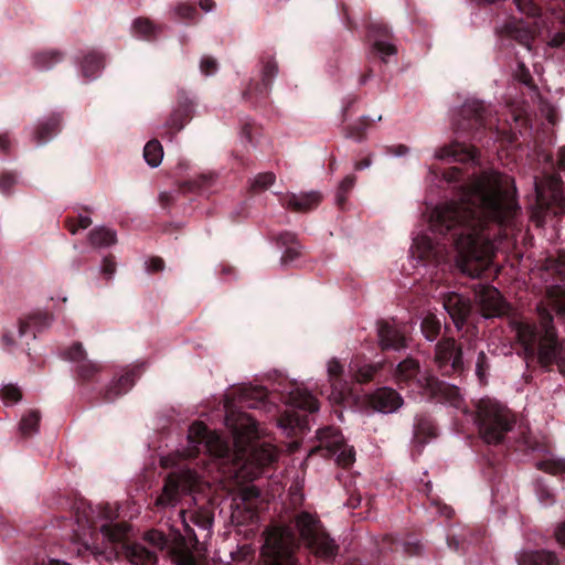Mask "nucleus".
<instances>
[{"instance_id":"obj_57","label":"nucleus","mask_w":565,"mask_h":565,"mask_svg":"<svg viewBox=\"0 0 565 565\" xmlns=\"http://www.w3.org/2000/svg\"><path fill=\"white\" fill-rule=\"evenodd\" d=\"M199 4L201 9L205 12H210L215 6L213 0H200Z\"/></svg>"},{"instance_id":"obj_12","label":"nucleus","mask_w":565,"mask_h":565,"mask_svg":"<svg viewBox=\"0 0 565 565\" xmlns=\"http://www.w3.org/2000/svg\"><path fill=\"white\" fill-rule=\"evenodd\" d=\"M436 363L445 375L462 369L461 350L452 339L440 341L436 347Z\"/></svg>"},{"instance_id":"obj_38","label":"nucleus","mask_w":565,"mask_h":565,"mask_svg":"<svg viewBox=\"0 0 565 565\" xmlns=\"http://www.w3.org/2000/svg\"><path fill=\"white\" fill-rule=\"evenodd\" d=\"M132 29L136 35L150 38L154 34L156 26L148 19H137L132 24Z\"/></svg>"},{"instance_id":"obj_22","label":"nucleus","mask_w":565,"mask_h":565,"mask_svg":"<svg viewBox=\"0 0 565 565\" xmlns=\"http://www.w3.org/2000/svg\"><path fill=\"white\" fill-rule=\"evenodd\" d=\"M67 359L78 364L77 369L83 377L90 376L98 370L95 362L86 359V352L81 343L74 344L67 352Z\"/></svg>"},{"instance_id":"obj_26","label":"nucleus","mask_w":565,"mask_h":565,"mask_svg":"<svg viewBox=\"0 0 565 565\" xmlns=\"http://www.w3.org/2000/svg\"><path fill=\"white\" fill-rule=\"evenodd\" d=\"M259 491L253 484L244 486L239 492L233 498V504L237 510L244 507L247 511L254 509V501L258 498Z\"/></svg>"},{"instance_id":"obj_29","label":"nucleus","mask_w":565,"mask_h":565,"mask_svg":"<svg viewBox=\"0 0 565 565\" xmlns=\"http://www.w3.org/2000/svg\"><path fill=\"white\" fill-rule=\"evenodd\" d=\"M143 158L150 167H159L163 158L161 143L158 140H150L147 142L143 148Z\"/></svg>"},{"instance_id":"obj_52","label":"nucleus","mask_w":565,"mask_h":565,"mask_svg":"<svg viewBox=\"0 0 565 565\" xmlns=\"http://www.w3.org/2000/svg\"><path fill=\"white\" fill-rule=\"evenodd\" d=\"M374 373H375L374 366H370V365L364 366L361 370H359L358 380L359 381H367L373 376Z\"/></svg>"},{"instance_id":"obj_3","label":"nucleus","mask_w":565,"mask_h":565,"mask_svg":"<svg viewBox=\"0 0 565 565\" xmlns=\"http://www.w3.org/2000/svg\"><path fill=\"white\" fill-rule=\"evenodd\" d=\"M541 330L530 323L513 319L510 321L511 330L527 354L533 355L537 347V359L541 365L548 366L554 361L559 372L565 375V347L558 345L552 316L545 305L537 307Z\"/></svg>"},{"instance_id":"obj_45","label":"nucleus","mask_w":565,"mask_h":565,"mask_svg":"<svg viewBox=\"0 0 565 565\" xmlns=\"http://www.w3.org/2000/svg\"><path fill=\"white\" fill-rule=\"evenodd\" d=\"M200 70L206 76L214 74L217 70L216 61L209 56L203 57L201 60Z\"/></svg>"},{"instance_id":"obj_14","label":"nucleus","mask_w":565,"mask_h":565,"mask_svg":"<svg viewBox=\"0 0 565 565\" xmlns=\"http://www.w3.org/2000/svg\"><path fill=\"white\" fill-rule=\"evenodd\" d=\"M371 406L380 413L391 414L397 411L403 405L401 395L390 387H382L376 390L370 395Z\"/></svg>"},{"instance_id":"obj_8","label":"nucleus","mask_w":565,"mask_h":565,"mask_svg":"<svg viewBox=\"0 0 565 565\" xmlns=\"http://www.w3.org/2000/svg\"><path fill=\"white\" fill-rule=\"evenodd\" d=\"M145 543H136L125 546V557L134 565H156L157 551L168 547V540L158 530L147 532Z\"/></svg>"},{"instance_id":"obj_9","label":"nucleus","mask_w":565,"mask_h":565,"mask_svg":"<svg viewBox=\"0 0 565 565\" xmlns=\"http://www.w3.org/2000/svg\"><path fill=\"white\" fill-rule=\"evenodd\" d=\"M288 405L290 409L286 411L285 416L278 420V426L287 434L294 428H305L307 426L305 418L294 414L295 409L313 413L319 408L316 397L306 388L300 387H297L290 393Z\"/></svg>"},{"instance_id":"obj_2","label":"nucleus","mask_w":565,"mask_h":565,"mask_svg":"<svg viewBox=\"0 0 565 565\" xmlns=\"http://www.w3.org/2000/svg\"><path fill=\"white\" fill-rule=\"evenodd\" d=\"M225 424L233 434V451L228 443L222 439L218 434L207 430L203 423H194L189 428L188 440L190 447L184 456H194L202 447L214 457H232L234 477L238 482L256 479L260 475L262 468L277 459V449L267 441L256 443L265 435V431L246 413L227 409Z\"/></svg>"},{"instance_id":"obj_60","label":"nucleus","mask_w":565,"mask_h":565,"mask_svg":"<svg viewBox=\"0 0 565 565\" xmlns=\"http://www.w3.org/2000/svg\"><path fill=\"white\" fill-rule=\"evenodd\" d=\"M558 166L565 171V146L559 150Z\"/></svg>"},{"instance_id":"obj_53","label":"nucleus","mask_w":565,"mask_h":565,"mask_svg":"<svg viewBox=\"0 0 565 565\" xmlns=\"http://www.w3.org/2000/svg\"><path fill=\"white\" fill-rule=\"evenodd\" d=\"M555 539L558 544L565 547V522L555 529Z\"/></svg>"},{"instance_id":"obj_18","label":"nucleus","mask_w":565,"mask_h":565,"mask_svg":"<svg viewBox=\"0 0 565 565\" xmlns=\"http://www.w3.org/2000/svg\"><path fill=\"white\" fill-rule=\"evenodd\" d=\"M547 29V45L559 47L565 43V13L553 11L545 18Z\"/></svg>"},{"instance_id":"obj_50","label":"nucleus","mask_w":565,"mask_h":565,"mask_svg":"<svg viewBox=\"0 0 565 565\" xmlns=\"http://www.w3.org/2000/svg\"><path fill=\"white\" fill-rule=\"evenodd\" d=\"M116 270V265L113 259L104 258L100 265V271L107 277L111 278Z\"/></svg>"},{"instance_id":"obj_1","label":"nucleus","mask_w":565,"mask_h":565,"mask_svg":"<svg viewBox=\"0 0 565 565\" xmlns=\"http://www.w3.org/2000/svg\"><path fill=\"white\" fill-rule=\"evenodd\" d=\"M520 214L513 180L495 171L471 179L458 200L437 205L430 214V231L451 233L457 262L471 276L494 254L492 226L512 227Z\"/></svg>"},{"instance_id":"obj_46","label":"nucleus","mask_w":565,"mask_h":565,"mask_svg":"<svg viewBox=\"0 0 565 565\" xmlns=\"http://www.w3.org/2000/svg\"><path fill=\"white\" fill-rule=\"evenodd\" d=\"M488 369L486 354L481 351L478 355L476 363V373L480 381H483L486 377V371Z\"/></svg>"},{"instance_id":"obj_7","label":"nucleus","mask_w":565,"mask_h":565,"mask_svg":"<svg viewBox=\"0 0 565 565\" xmlns=\"http://www.w3.org/2000/svg\"><path fill=\"white\" fill-rule=\"evenodd\" d=\"M298 540L290 526H277L270 530L265 542V553L275 565H296L294 553Z\"/></svg>"},{"instance_id":"obj_28","label":"nucleus","mask_w":565,"mask_h":565,"mask_svg":"<svg viewBox=\"0 0 565 565\" xmlns=\"http://www.w3.org/2000/svg\"><path fill=\"white\" fill-rule=\"evenodd\" d=\"M102 67V57L95 53L86 55L82 63V71L87 79H94L99 76Z\"/></svg>"},{"instance_id":"obj_6","label":"nucleus","mask_w":565,"mask_h":565,"mask_svg":"<svg viewBox=\"0 0 565 565\" xmlns=\"http://www.w3.org/2000/svg\"><path fill=\"white\" fill-rule=\"evenodd\" d=\"M201 477L196 472L190 469L171 472L166 480L161 494L156 500V504L161 508L174 507L182 495L192 491H201Z\"/></svg>"},{"instance_id":"obj_34","label":"nucleus","mask_w":565,"mask_h":565,"mask_svg":"<svg viewBox=\"0 0 565 565\" xmlns=\"http://www.w3.org/2000/svg\"><path fill=\"white\" fill-rule=\"evenodd\" d=\"M29 328V321H20L17 328L6 332L2 337V342L4 347L10 349L13 344H15L18 338H22L28 333Z\"/></svg>"},{"instance_id":"obj_58","label":"nucleus","mask_w":565,"mask_h":565,"mask_svg":"<svg viewBox=\"0 0 565 565\" xmlns=\"http://www.w3.org/2000/svg\"><path fill=\"white\" fill-rule=\"evenodd\" d=\"M459 170L457 168H451V170L445 177L448 182H452L458 180Z\"/></svg>"},{"instance_id":"obj_21","label":"nucleus","mask_w":565,"mask_h":565,"mask_svg":"<svg viewBox=\"0 0 565 565\" xmlns=\"http://www.w3.org/2000/svg\"><path fill=\"white\" fill-rule=\"evenodd\" d=\"M411 253L414 258L418 259H428L431 257L439 260L441 258L438 244H434L431 238L426 234L418 235L414 238Z\"/></svg>"},{"instance_id":"obj_11","label":"nucleus","mask_w":565,"mask_h":565,"mask_svg":"<svg viewBox=\"0 0 565 565\" xmlns=\"http://www.w3.org/2000/svg\"><path fill=\"white\" fill-rule=\"evenodd\" d=\"M537 202L541 205H546L548 211L558 215L565 212V199L561 190V179L558 177H551L547 180L546 186L535 183Z\"/></svg>"},{"instance_id":"obj_4","label":"nucleus","mask_w":565,"mask_h":565,"mask_svg":"<svg viewBox=\"0 0 565 565\" xmlns=\"http://www.w3.org/2000/svg\"><path fill=\"white\" fill-rule=\"evenodd\" d=\"M511 412L501 403L491 398H483L478 404L477 423L479 434L487 444L502 441L504 435L514 425Z\"/></svg>"},{"instance_id":"obj_49","label":"nucleus","mask_w":565,"mask_h":565,"mask_svg":"<svg viewBox=\"0 0 565 565\" xmlns=\"http://www.w3.org/2000/svg\"><path fill=\"white\" fill-rule=\"evenodd\" d=\"M175 13L182 19H191L195 13V9L192 6L183 3L175 8Z\"/></svg>"},{"instance_id":"obj_63","label":"nucleus","mask_w":565,"mask_h":565,"mask_svg":"<svg viewBox=\"0 0 565 565\" xmlns=\"http://www.w3.org/2000/svg\"><path fill=\"white\" fill-rule=\"evenodd\" d=\"M179 516H180V519L182 520V523H183V526H184V531H185L186 533H190V532H191V529H190V525H189V524L186 523V521H185V511H184V510H181V511L179 512Z\"/></svg>"},{"instance_id":"obj_37","label":"nucleus","mask_w":565,"mask_h":565,"mask_svg":"<svg viewBox=\"0 0 565 565\" xmlns=\"http://www.w3.org/2000/svg\"><path fill=\"white\" fill-rule=\"evenodd\" d=\"M40 422V415L35 411H31L22 417L20 423V429L24 435H31L38 430Z\"/></svg>"},{"instance_id":"obj_30","label":"nucleus","mask_w":565,"mask_h":565,"mask_svg":"<svg viewBox=\"0 0 565 565\" xmlns=\"http://www.w3.org/2000/svg\"><path fill=\"white\" fill-rule=\"evenodd\" d=\"M547 306L565 317V286H555L548 290Z\"/></svg>"},{"instance_id":"obj_17","label":"nucleus","mask_w":565,"mask_h":565,"mask_svg":"<svg viewBox=\"0 0 565 565\" xmlns=\"http://www.w3.org/2000/svg\"><path fill=\"white\" fill-rule=\"evenodd\" d=\"M443 307L449 313L456 327L460 329L470 312L469 301L461 295L452 292L445 298Z\"/></svg>"},{"instance_id":"obj_25","label":"nucleus","mask_w":565,"mask_h":565,"mask_svg":"<svg viewBox=\"0 0 565 565\" xmlns=\"http://www.w3.org/2000/svg\"><path fill=\"white\" fill-rule=\"evenodd\" d=\"M88 239L92 246L103 248L114 245L117 241V236L115 231L98 226L89 233Z\"/></svg>"},{"instance_id":"obj_42","label":"nucleus","mask_w":565,"mask_h":565,"mask_svg":"<svg viewBox=\"0 0 565 565\" xmlns=\"http://www.w3.org/2000/svg\"><path fill=\"white\" fill-rule=\"evenodd\" d=\"M275 180H276V177L271 172L259 173L254 178V180L252 182V186L258 188V189H266V188L273 185Z\"/></svg>"},{"instance_id":"obj_44","label":"nucleus","mask_w":565,"mask_h":565,"mask_svg":"<svg viewBox=\"0 0 565 565\" xmlns=\"http://www.w3.org/2000/svg\"><path fill=\"white\" fill-rule=\"evenodd\" d=\"M2 397L7 403H15L21 398V392L17 386L6 385L2 388Z\"/></svg>"},{"instance_id":"obj_10","label":"nucleus","mask_w":565,"mask_h":565,"mask_svg":"<svg viewBox=\"0 0 565 565\" xmlns=\"http://www.w3.org/2000/svg\"><path fill=\"white\" fill-rule=\"evenodd\" d=\"M319 446L316 451H323V456L335 458L341 467H349L355 461V451L348 445L342 434L331 427L321 429L318 433Z\"/></svg>"},{"instance_id":"obj_19","label":"nucleus","mask_w":565,"mask_h":565,"mask_svg":"<svg viewBox=\"0 0 565 565\" xmlns=\"http://www.w3.org/2000/svg\"><path fill=\"white\" fill-rule=\"evenodd\" d=\"M327 371L329 382L332 387V392L329 395V399L334 404H339L344 399L347 395L345 384L340 381V376L343 372V366L338 360L331 359L328 361Z\"/></svg>"},{"instance_id":"obj_33","label":"nucleus","mask_w":565,"mask_h":565,"mask_svg":"<svg viewBox=\"0 0 565 565\" xmlns=\"http://www.w3.org/2000/svg\"><path fill=\"white\" fill-rule=\"evenodd\" d=\"M440 331V321L431 313H428L422 321V332L424 337L433 342Z\"/></svg>"},{"instance_id":"obj_59","label":"nucleus","mask_w":565,"mask_h":565,"mask_svg":"<svg viewBox=\"0 0 565 565\" xmlns=\"http://www.w3.org/2000/svg\"><path fill=\"white\" fill-rule=\"evenodd\" d=\"M78 223L82 228H87L92 224V220L89 216L81 215Z\"/></svg>"},{"instance_id":"obj_31","label":"nucleus","mask_w":565,"mask_h":565,"mask_svg":"<svg viewBox=\"0 0 565 565\" xmlns=\"http://www.w3.org/2000/svg\"><path fill=\"white\" fill-rule=\"evenodd\" d=\"M172 562L175 565H201L198 555L184 546L173 548Z\"/></svg>"},{"instance_id":"obj_32","label":"nucleus","mask_w":565,"mask_h":565,"mask_svg":"<svg viewBox=\"0 0 565 565\" xmlns=\"http://www.w3.org/2000/svg\"><path fill=\"white\" fill-rule=\"evenodd\" d=\"M100 532L109 542H118L126 536L127 525L122 523L103 524Z\"/></svg>"},{"instance_id":"obj_39","label":"nucleus","mask_w":565,"mask_h":565,"mask_svg":"<svg viewBox=\"0 0 565 565\" xmlns=\"http://www.w3.org/2000/svg\"><path fill=\"white\" fill-rule=\"evenodd\" d=\"M518 11L526 17H536L540 14V7L535 0H513Z\"/></svg>"},{"instance_id":"obj_36","label":"nucleus","mask_w":565,"mask_h":565,"mask_svg":"<svg viewBox=\"0 0 565 565\" xmlns=\"http://www.w3.org/2000/svg\"><path fill=\"white\" fill-rule=\"evenodd\" d=\"M536 467L553 475L565 473V459L550 457L546 460L537 461Z\"/></svg>"},{"instance_id":"obj_55","label":"nucleus","mask_w":565,"mask_h":565,"mask_svg":"<svg viewBox=\"0 0 565 565\" xmlns=\"http://www.w3.org/2000/svg\"><path fill=\"white\" fill-rule=\"evenodd\" d=\"M147 268L148 270L150 271H158V270H161L163 268V262L161 258H151L148 263H147Z\"/></svg>"},{"instance_id":"obj_27","label":"nucleus","mask_w":565,"mask_h":565,"mask_svg":"<svg viewBox=\"0 0 565 565\" xmlns=\"http://www.w3.org/2000/svg\"><path fill=\"white\" fill-rule=\"evenodd\" d=\"M418 363L414 359H405L396 366L394 377L397 383H408L418 374Z\"/></svg>"},{"instance_id":"obj_43","label":"nucleus","mask_w":565,"mask_h":565,"mask_svg":"<svg viewBox=\"0 0 565 565\" xmlns=\"http://www.w3.org/2000/svg\"><path fill=\"white\" fill-rule=\"evenodd\" d=\"M54 125L53 124H44L42 125L35 136V142L38 145H43L49 141L53 135Z\"/></svg>"},{"instance_id":"obj_48","label":"nucleus","mask_w":565,"mask_h":565,"mask_svg":"<svg viewBox=\"0 0 565 565\" xmlns=\"http://www.w3.org/2000/svg\"><path fill=\"white\" fill-rule=\"evenodd\" d=\"M481 110H483V104L479 103V102H475L471 105L463 106V113L465 114L473 113L475 117H476V121L482 120V116L480 114Z\"/></svg>"},{"instance_id":"obj_24","label":"nucleus","mask_w":565,"mask_h":565,"mask_svg":"<svg viewBox=\"0 0 565 565\" xmlns=\"http://www.w3.org/2000/svg\"><path fill=\"white\" fill-rule=\"evenodd\" d=\"M435 157L441 160L466 161L473 159L472 151L459 143L443 147L435 152Z\"/></svg>"},{"instance_id":"obj_16","label":"nucleus","mask_w":565,"mask_h":565,"mask_svg":"<svg viewBox=\"0 0 565 565\" xmlns=\"http://www.w3.org/2000/svg\"><path fill=\"white\" fill-rule=\"evenodd\" d=\"M501 33L524 46L527 51L532 50L534 40V31L523 20L513 19L504 23Z\"/></svg>"},{"instance_id":"obj_35","label":"nucleus","mask_w":565,"mask_h":565,"mask_svg":"<svg viewBox=\"0 0 565 565\" xmlns=\"http://www.w3.org/2000/svg\"><path fill=\"white\" fill-rule=\"evenodd\" d=\"M373 50L384 63L391 62V58L394 57L397 53L396 46L394 44L383 40L374 41Z\"/></svg>"},{"instance_id":"obj_41","label":"nucleus","mask_w":565,"mask_h":565,"mask_svg":"<svg viewBox=\"0 0 565 565\" xmlns=\"http://www.w3.org/2000/svg\"><path fill=\"white\" fill-rule=\"evenodd\" d=\"M60 61V55L52 52L41 53L35 56V64L39 68H49L52 64Z\"/></svg>"},{"instance_id":"obj_56","label":"nucleus","mask_w":565,"mask_h":565,"mask_svg":"<svg viewBox=\"0 0 565 565\" xmlns=\"http://www.w3.org/2000/svg\"><path fill=\"white\" fill-rule=\"evenodd\" d=\"M355 178L353 175H347L340 183V190L343 192L349 191L354 185Z\"/></svg>"},{"instance_id":"obj_54","label":"nucleus","mask_w":565,"mask_h":565,"mask_svg":"<svg viewBox=\"0 0 565 565\" xmlns=\"http://www.w3.org/2000/svg\"><path fill=\"white\" fill-rule=\"evenodd\" d=\"M537 497H539L540 502L543 505H547V504H550V503H552L554 501V495L552 493H548L545 490H539L537 491Z\"/></svg>"},{"instance_id":"obj_64","label":"nucleus","mask_w":565,"mask_h":565,"mask_svg":"<svg viewBox=\"0 0 565 565\" xmlns=\"http://www.w3.org/2000/svg\"><path fill=\"white\" fill-rule=\"evenodd\" d=\"M85 548H86V550H88V551H90V552H92V554H94V555H99V554H102V553H103V552H102L98 547H96V546L90 547V546L86 545V546H85Z\"/></svg>"},{"instance_id":"obj_15","label":"nucleus","mask_w":565,"mask_h":565,"mask_svg":"<svg viewBox=\"0 0 565 565\" xmlns=\"http://www.w3.org/2000/svg\"><path fill=\"white\" fill-rule=\"evenodd\" d=\"M404 330L396 324L390 322H381L379 324L380 345L384 350H401L406 348V338Z\"/></svg>"},{"instance_id":"obj_23","label":"nucleus","mask_w":565,"mask_h":565,"mask_svg":"<svg viewBox=\"0 0 565 565\" xmlns=\"http://www.w3.org/2000/svg\"><path fill=\"white\" fill-rule=\"evenodd\" d=\"M519 565H557L554 553L548 551H523L518 556Z\"/></svg>"},{"instance_id":"obj_13","label":"nucleus","mask_w":565,"mask_h":565,"mask_svg":"<svg viewBox=\"0 0 565 565\" xmlns=\"http://www.w3.org/2000/svg\"><path fill=\"white\" fill-rule=\"evenodd\" d=\"M476 301L484 318L500 317L507 311V303L499 290L491 286H479L476 289Z\"/></svg>"},{"instance_id":"obj_51","label":"nucleus","mask_w":565,"mask_h":565,"mask_svg":"<svg viewBox=\"0 0 565 565\" xmlns=\"http://www.w3.org/2000/svg\"><path fill=\"white\" fill-rule=\"evenodd\" d=\"M516 76L521 83L524 85H530L532 77L527 70L524 68L523 65H519V70L516 71Z\"/></svg>"},{"instance_id":"obj_40","label":"nucleus","mask_w":565,"mask_h":565,"mask_svg":"<svg viewBox=\"0 0 565 565\" xmlns=\"http://www.w3.org/2000/svg\"><path fill=\"white\" fill-rule=\"evenodd\" d=\"M134 375L130 373H127L122 375L117 383L110 388V393L113 396L120 395L122 393H126L128 390L131 388L134 385Z\"/></svg>"},{"instance_id":"obj_61","label":"nucleus","mask_w":565,"mask_h":565,"mask_svg":"<svg viewBox=\"0 0 565 565\" xmlns=\"http://www.w3.org/2000/svg\"><path fill=\"white\" fill-rule=\"evenodd\" d=\"M10 146V138L7 135L0 136V148L7 150Z\"/></svg>"},{"instance_id":"obj_5","label":"nucleus","mask_w":565,"mask_h":565,"mask_svg":"<svg viewBox=\"0 0 565 565\" xmlns=\"http://www.w3.org/2000/svg\"><path fill=\"white\" fill-rule=\"evenodd\" d=\"M295 524L300 539L312 553L323 558H331L337 554V544L326 533L316 515L301 512L296 516Z\"/></svg>"},{"instance_id":"obj_47","label":"nucleus","mask_w":565,"mask_h":565,"mask_svg":"<svg viewBox=\"0 0 565 565\" xmlns=\"http://www.w3.org/2000/svg\"><path fill=\"white\" fill-rule=\"evenodd\" d=\"M15 182L17 178L13 174H3L0 178V191L4 194L9 193Z\"/></svg>"},{"instance_id":"obj_62","label":"nucleus","mask_w":565,"mask_h":565,"mask_svg":"<svg viewBox=\"0 0 565 565\" xmlns=\"http://www.w3.org/2000/svg\"><path fill=\"white\" fill-rule=\"evenodd\" d=\"M370 166H371V160L369 158H366L363 161L355 163V169L363 170V169L369 168Z\"/></svg>"},{"instance_id":"obj_20","label":"nucleus","mask_w":565,"mask_h":565,"mask_svg":"<svg viewBox=\"0 0 565 565\" xmlns=\"http://www.w3.org/2000/svg\"><path fill=\"white\" fill-rule=\"evenodd\" d=\"M321 201V195L317 191L302 192L299 194L289 193L282 199V205L295 211H307L316 207Z\"/></svg>"}]
</instances>
